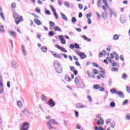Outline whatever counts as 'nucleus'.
Returning a JSON list of instances; mask_svg holds the SVG:
<instances>
[{
  "label": "nucleus",
  "instance_id": "obj_14",
  "mask_svg": "<svg viewBox=\"0 0 130 130\" xmlns=\"http://www.w3.org/2000/svg\"><path fill=\"white\" fill-rule=\"evenodd\" d=\"M117 95L120 97V98H124V94L122 91H118Z\"/></svg>",
  "mask_w": 130,
  "mask_h": 130
},
{
  "label": "nucleus",
  "instance_id": "obj_6",
  "mask_svg": "<svg viewBox=\"0 0 130 130\" xmlns=\"http://www.w3.org/2000/svg\"><path fill=\"white\" fill-rule=\"evenodd\" d=\"M11 66L14 70H18L19 68V64L16 61V60H13L11 62Z\"/></svg>",
  "mask_w": 130,
  "mask_h": 130
},
{
  "label": "nucleus",
  "instance_id": "obj_24",
  "mask_svg": "<svg viewBox=\"0 0 130 130\" xmlns=\"http://www.w3.org/2000/svg\"><path fill=\"white\" fill-rule=\"evenodd\" d=\"M56 54H54V56L57 58H62L61 55L58 54L57 52H55Z\"/></svg>",
  "mask_w": 130,
  "mask_h": 130
},
{
  "label": "nucleus",
  "instance_id": "obj_41",
  "mask_svg": "<svg viewBox=\"0 0 130 130\" xmlns=\"http://www.w3.org/2000/svg\"><path fill=\"white\" fill-rule=\"evenodd\" d=\"M0 16L2 17L3 20H4V21L6 20V18H5V14H4V13L2 12L0 13Z\"/></svg>",
  "mask_w": 130,
  "mask_h": 130
},
{
  "label": "nucleus",
  "instance_id": "obj_49",
  "mask_svg": "<svg viewBox=\"0 0 130 130\" xmlns=\"http://www.w3.org/2000/svg\"><path fill=\"white\" fill-rule=\"evenodd\" d=\"M103 4H105V7L108 8V3L106 2V0H103Z\"/></svg>",
  "mask_w": 130,
  "mask_h": 130
},
{
  "label": "nucleus",
  "instance_id": "obj_18",
  "mask_svg": "<svg viewBox=\"0 0 130 130\" xmlns=\"http://www.w3.org/2000/svg\"><path fill=\"white\" fill-rule=\"evenodd\" d=\"M120 21L122 24H124V23H125V17H124V16H121L120 18Z\"/></svg>",
  "mask_w": 130,
  "mask_h": 130
},
{
  "label": "nucleus",
  "instance_id": "obj_12",
  "mask_svg": "<svg viewBox=\"0 0 130 130\" xmlns=\"http://www.w3.org/2000/svg\"><path fill=\"white\" fill-rule=\"evenodd\" d=\"M21 51H22V53H23V54H24V55H25V56H27V52L26 51V50L25 49V46L24 45H22L21 46Z\"/></svg>",
  "mask_w": 130,
  "mask_h": 130
},
{
  "label": "nucleus",
  "instance_id": "obj_63",
  "mask_svg": "<svg viewBox=\"0 0 130 130\" xmlns=\"http://www.w3.org/2000/svg\"><path fill=\"white\" fill-rule=\"evenodd\" d=\"M111 121V120L110 119H108L106 120V124H108Z\"/></svg>",
  "mask_w": 130,
  "mask_h": 130
},
{
  "label": "nucleus",
  "instance_id": "obj_31",
  "mask_svg": "<svg viewBox=\"0 0 130 130\" xmlns=\"http://www.w3.org/2000/svg\"><path fill=\"white\" fill-rule=\"evenodd\" d=\"M100 128H98V126H94V129L95 130H104V128H103V127H102V126H99Z\"/></svg>",
  "mask_w": 130,
  "mask_h": 130
},
{
  "label": "nucleus",
  "instance_id": "obj_19",
  "mask_svg": "<svg viewBox=\"0 0 130 130\" xmlns=\"http://www.w3.org/2000/svg\"><path fill=\"white\" fill-rule=\"evenodd\" d=\"M60 15L62 19H63L64 21H68V17L66 16V15H64V14H63L62 12H60Z\"/></svg>",
  "mask_w": 130,
  "mask_h": 130
},
{
  "label": "nucleus",
  "instance_id": "obj_51",
  "mask_svg": "<svg viewBox=\"0 0 130 130\" xmlns=\"http://www.w3.org/2000/svg\"><path fill=\"white\" fill-rule=\"evenodd\" d=\"M70 48L71 49H74L75 48V44H71L69 46Z\"/></svg>",
  "mask_w": 130,
  "mask_h": 130
},
{
  "label": "nucleus",
  "instance_id": "obj_61",
  "mask_svg": "<svg viewBox=\"0 0 130 130\" xmlns=\"http://www.w3.org/2000/svg\"><path fill=\"white\" fill-rule=\"evenodd\" d=\"M60 55H63V57H64V58H68V55H67V54H63V53H60Z\"/></svg>",
  "mask_w": 130,
  "mask_h": 130
},
{
  "label": "nucleus",
  "instance_id": "obj_27",
  "mask_svg": "<svg viewBox=\"0 0 130 130\" xmlns=\"http://www.w3.org/2000/svg\"><path fill=\"white\" fill-rule=\"evenodd\" d=\"M65 80L66 81H67V82H71V81H72L71 77H70L68 75L65 76Z\"/></svg>",
  "mask_w": 130,
  "mask_h": 130
},
{
  "label": "nucleus",
  "instance_id": "obj_32",
  "mask_svg": "<svg viewBox=\"0 0 130 130\" xmlns=\"http://www.w3.org/2000/svg\"><path fill=\"white\" fill-rule=\"evenodd\" d=\"M47 124L49 127V129H54V127H52V125H51V124L49 123V122H47Z\"/></svg>",
  "mask_w": 130,
  "mask_h": 130
},
{
  "label": "nucleus",
  "instance_id": "obj_36",
  "mask_svg": "<svg viewBox=\"0 0 130 130\" xmlns=\"http://www.w3.org/2000/svg\"><path fill=\"white\" fill-rule=\"evenodd\" d=\"M118 38H119V36L118 35H115L113 36L114 40H118Z\"/></svg>",
  "mask_w": 130,
  "mask_h": 130
},
{
  "label": "nucleus",
  "instance_id": "obj_13",
  "mask_svg": "<svg viewBox=\"0 0 130 130\" xmlns=\"http://www.w3.org/2000/svg\"><path fill=\"white\" fill-rule=\"evenodd\" d=\"M4 93V84L3 82L0 81V94Z\"/></svg>",
  "mask_w": 130,
  "mask_h": 130
},
{
  "label": "nucleus",
  "instance_id": "obj_52",
  "mask_svg": "<svg viewBox=\"0 0 130 130\" xmlns=\"http://www.w3.org/2000/svg\"><path fill=\"white\" fill-rule=\"evenodd\" d=\"M92 66H93V67H95V68H99V65H98L97 63H92Z\"/></svg>",
  "mask_w": 130,
  "mask_h": 130
},
{
  "label": "nucleus",
  "instance_id": "obj_7",
  "mask_svg": "<svg viewBox=\"0 0 130 130\" xmlns=\"http://www.w3.org/2000/svg\"><path fill=\"white\" fill-rule=\"evenodd\" d=\"M48 105L50 106V107H54L55 106V102L52 100V99H50L47 102Z\"/></svg>",
  "mask_w": 130,
  "mask_h": 130
},
{
  "label": "nucleus",
  "instance_id": "obj_29",
  "mask_svg": "<svg viewBox=\"0 0 130 130\" xmlns=\"http://www.w3.org/2000/svg\"><path fill=\"white\" fill-rule=\"evenodd\" d=\"M48 35L49 36H54V35H55V32H54V31L51 30L48 32Z\"/></svg>",
  "mask_w": 130,
  "mask_h": 130
},
{
  "label": "nucleus",
  "instance_id": "obj_44",
  "mask_svg": "<svg viewBox=\"0 0 130 130\" xmlns=\"http://www.w3.org/2000/svg\"><path fill=\"white\" fill-rule=\"evenodd\" d=\"M71 22L72 23H76V22H77V19L76 18V17H73L72 18Z\"/></svg>",
  "mask_w": 130,
  "mask_h": 130
},
{
  "label": "nucleus",
  "instance_id": "obj_37",
  "mask_svg": "<svg viewBox=\"0 0 130 130\" xmlns=\"http://www.w3.org/2000/svg\"><path fill=\"white\" fill-rule=\"evenodd\" d=\"M126 78H127V75H126V74H123L122 79H123V80H126Z\"/></svg>",
  "mask_w": 130,
  "mask_h": 130
},
{
  "label": "nucleus",
  "instance_id": "obj_5",
  "mask_svg": "<svg viewBox=\"0 0 130 130\" xmlns=\"http://www.w3.org/2000/svg\"><path fill=\"white\" fill-rule=\"evenodd\" d=\"M77 54L80 57L81 59H84L87 57V55L83 52L78 51Z\"/></svg>",
  "mask_w": 130,
  "mask_h": 130
},
{
  "label": "nucleus",
  "instance_id": "obj_59",
  "mask_svg": "<svg viewBox=\"0 0 130 130\" xmlns=\"http://www.w3.org/2000/svg\"><path fill=\"white\" fill-rule=\"evenodd\" d=\"M126 91L127 92V93H129V94H130V87L129 86H126Z\"/></svg>",
  "mask_w": 130,
  "mask_h": 130
},
{
  "label": "nucleus",
  "instance_id": "obj_11",
  "mask_svg": "<svg viewBox=\"0 0 130 130\" xmlns=\"http://www.w3.org/2000/svg\"><path fill=\"white\" fill-rule=\"evenodd\" d=\"M59 39L61 41V44H66V40H64V38L63 37V36H59Z\"/></svg>",
  "mask_w": 130,
  "mask_h": 130
},
{
  "label": "nucleus",
  "instance_id": "obj_17",
  "mask_svg": "<svg viewBox=\"0 0 130 130\" xmlns=\"http://www.w3.org/2000/svg\"><path fill=\"white\" fill-rule=\"evenodd\" d=\"M72 69H75L74 66H71L70 67V70L71 72H73L75 76H77L78 75V71L77 70H73Z\"/></svg>",
  "mask_w": 130,
  "mask_h": 130
},
{
  "label": "nucleus",
  "instance_id": "obj_56",
  "mask_svg": "<svg viewBox=\"0 0 130 130\" xmlns=\"http://www.w3.org/2000/svg\"><path fill=\"white\" fill-rule=\"evenodd\" d=\"M41 99H42V100H43V101H45V100L46 99V96H45V95H42Z\"/></svg>",
  "mask_w": 130,
  "mask_h": 130
},
{
  "label": "nucleus",
  "instance_id": "obj_25",
  "mask_svg": "<svg viewBox=\"0 0 130 130\" xmlns=\"http://www.w3.org/2000/svg\"><path fill=\"white\" fill-rule=\"evenodd\" d=\"M41 50L43 52H47V47L43 46L41 47Z\"/></svg>",
  "mask_w": 130,
  "mask_h": 130
},
{
  "label": "nucleus",
  "instance_id": "obj_2",
  "mask_svg": "<svg viewBox=\"0 0 130 130\" xmlns=\"http://www.w3.org/2000/svg\"><path fill=\"white\" fill-rule=\"evenodd\" d=\"M29 123L24 122L20 126V130H28L29 129Z\"/></svg>",
  "mask_w": 130,
  "mask_h": 130
},
{
  "label": "nucleus",
  "instance_id": "obj_39",
  "mask_svg": "<svg viewBox=\"0 0 130 130\" xmlns=\"http://www.w3.org/2000/svg\"><path fill=\"white\" fill-rule=\"evenodd\" d=\"M111 71L112 72H118V68L115 67L112 68Z\"/></svg>",
  "mask_w": 130,
  "mask_h": 130
},
{
  "label": "nucleus",
  "instance_id": "obj_33",
  "mask_svg": "<svg viewBox=\"0 0 130 130\" xmlns=\"http://www.w3.org/2000/svg\"><path fill=\"white\" fill-rule=\"evenodd\" d=\"M63 121L64 122V125L66 126H68V125L70 124V121H69V120H63Z\"/></svg>",
  "mask_w": 130,
  "mask_h": 130
},
{
  "label": "nucleus",
  "instance_id": "obj_42",
  "mask_svg": "<svg viewBox=\"0 0 130 130\" xmlns=\"http://www.w3.org/2000/svg\"><path fill=\"white\" fill-rule=\"evenodd\" d=\"M128 103V100H125L122 103V105H126Z\"/></svg>",
  "mask_w": 130,
  "mask_h": 130
},
{
  "label": "nucleus",
  "instance_id": "obj_3",
  "mask_svg": "<svg viewBox=\"0 0 130 130\" xmlns=\"http://www.w3.org/2000/svg\"><path fill=\"white\" fill-rule=\"evenodd\" d=\"M96 117L98 118H100V120H97V124L98 125H103L104 124V120H103V118H101V115L99 114L96 116Z\"/></svg>",
  "mask_w": 130,
  "mask_h": 130
},
{
  "label": "nucleus",
  "instance_id": "obj_64",
  "mask_svg": "<svg viewBox=\"0 0 130 130\" xmlns=\"http://www.w3.org/2000/svg\"><path fill=\"white\" fill-rule=\"evenodd\" d=\"M112 63V67H116L117 66V63L116 62L114 61Z\"/></svg>",
  "mask_w": 130,
  "mask_h": 130
},
{
  "label": "nucleus",
  "instance_id": "obj_46",
  "mask_svg": "<svg viewBox=\"0 0 130 130\" xmlns=\"http://www.w3.org/2000/svg\"><path fill=\"white\" fill-rule=\"evenodd\" d=\"M110 125L112 128H114V126H115V122H112L111 123Z\"/></svg>",
  "mask_w": 130,
  "mask_h": 130
},
{
  "label": "nucleus",
  "instance_id": "obj_40",
  "mask_svg": "<svg viewBox=\"0 0 130 130\" xmlns=\"http://www.w3.org/2000/svg\"><path fill=\"white\" fill-rule=\"evenodd\" d=\"M74 48H76V49H79V48H80V45H78V43L74 44Z\"/></svg>",
  "mask_w": 130,
  "mask_h": 130
},
{
  "label": "nucleus",
  "instance_id": "obj_22",
  "mask_svg": "<svg viewBox=\"0 0 130 130\" xmlns=\"http://www.w3.org/2000/svg\"><path fill=\"white\" fill-rule=\"evenodd\" d=\"M82 38H83L84 40L88 41V42H90L91 41V39H89V38L87 37V36L85 35H83L81 36Z\"/></svg>",
  "mask_w": 130,
  "mask_h": 130
},
{
  "label": "nucleus",
  "instance_id": "obj_45",
  "mask_svg": "<svg viewBox=\"0 0 130 130\" xmlns=\"http://www.w3.org/2000/svg\"><path fill=\"white\" fill-rule=\"evenodd\" d=\"M64 6H65V7H67V8H70V4H69V3H68V2H64Z\"/></svg>",
  "mask_w": 130,
  "mask_h": 130
},
{
  "label": "nucleus",
  "instance_id": "obj_55",
  "mask_svg": "<svg viewBox=\"0 0 130 130\" xmlns=\"http://www.w3.org/2000/svg\"><path fill=\"white\" fill-rule=\"evenodd\" d=\"M17 105L19 107H21V106H22V103L20 101H18L17 102Z\"/></svg>",
  "mask_w": 130,
  "mask_h": 130
},
{
  "label": "nucleus",
  "instance_id": "obj_54",
  "mask_svg": "<svg viewBox=\"0 0 130 130\" xmlns=\"http://www.w3.org/2000/svg\"><path fill=\"white\" fill-rule=\"evenodd\" d=\"M35 11L37 13H39V14L41 12V10L38 8H36Z\"/></svg>",
  "mask_w": 130,
  "mask_h": 130
},
{
  "label": "nucleus",
  "instance_id": "obj_43",
  "mask_svg": "<svg viewBox=\"0 0 130 130\" xmlns=\"http://www.w3.org/2000/svg\"><path fill=\"white\" fill-rule=\"evenodd\" d=\"M97 6L98 8H100V7H101V1L99 0L98 1Z\"/></svg>",
  "mask_w": 130,
  "mask_h": 130
},
{
  "label": "nucleus",
  "instance_id": "obj_53",
  "mask_svg": "<svg viewBox=\"0 0 130 130\" xmlns=\"http://www.w3.org/2000/svg\"><path fill=\"white\" fill-rule=\"evenodd\" d=\"M74 112L75 113V116L76 117H79V112L77 111L76 110H74Z\"/></svg>",
  "mask_w": 130,
  "mask_h": 130
},
{
  "label": "nucleus",
  "instance_id": "obj_8",
  "mask_svg": "<svg viewBox=\"0 0 130 130\" xmlns=\"http://www.w3.org/2000/svg\"><path fill=\"white\" fill-rule=\"evenodd\" d=\"M55 47H56L58 49H59V50H61L62 52H68V51L66 49V48L60 46L59 45L56 44L55 45Z\"/></svg>",
  "mask_w": 130,
  "mask_h": 130
},
{
  "label": "nucleus",
  "instance_id": "obj_21",
  "mask_svg": "<svg viewBox=\"0 0 130 130\" xmlns=\"http://www.w3.org/2000/svg\"><path fill=\"white\" fill-rule=\"evenodd\" d=\"M54 31H58L60 33H61V32H62V31L61 30V29H60V27H59V26H57L54 27Z\"/></svg>",
  "mask_w": 130,
  "mask_h": 130
},
{
  "label": "nucleus",
  "instance_id": "obj_62",
  "mask_svg": "<svg viewBox=\"0 0 130 130\" xmlns=\"http://www.w3.org/2000/svg\"><path fill=\"white\" fill-rule=\"evenodd\" d=\"M78 7H79V9H80V10H82L83 9V4H79Z\"/></svg>",
  "mask_w": 130,
  "mask_h": 130
},
{
  "label": "nucleus",
  "instance_id": "obj_23",
  "mask_svg": "<svg viewBox=\"0 0 130 130\" xmlns=\"http://www.w3.org/2000/svg\"><path fill=\"white\" fill-rule=\"evenodd\" d=\"M76 107L78 109H81V108H84L85 105H82L81 104H77L76 105Z\"/></svg>",
  "mask_w": 130,
  "mask_h": 130
},
{
  "label": "nucleus",
  "instance_id": "obj_10",
  "mask_svg": "<svg viewBox=\"0 0 130 130\" xmlns=\"http://www.w3.org/2000/svg\"><path fill=\"white\" fill-rule=\"evenodd\" d=\"M109 14H110V17L112 18V15H113L114 17H116L117 16V14L116 13H115L112 11V9L109 8Z\"/></svg>",
  "mask_w": 130,
  "mask_h": 130
},
{
  "label": "nucleus",
  "instance_id": "obj_60",
  "mask_svg": "<svg viewBox=\"0 0 130 130\" xmlns=\"http://www.w3.org/2000/svg\"><path fill=\"white\" fill-rule=\"evenodd\" d=\"M11 7L12 8V9H15V8H16V3H12L11 5Z\"/></svg>",
  "mask_w": 130,
  "mask_h": 130
},
{
  "label": "nucleus",
  "instance_id": "obj_26",
  "mask_svg": "<svg viewBox=\"0 0 130 130\" xmlns=\"http://www.w3.org/2000/svg\"><path fill=\"white\" fill-rule=\"evenodd\" d=\"M102 17L104 20H106L107 18V12L106 13L102 12Z\"/></svg>",
  "mask_w": 130,
  "mask_h": 130
},
{
  "label": "nucleus",
  "instance_id": "obj_35",
  "mask_svg": "<svg viewBox=\"0 0 130 130\" xmlns=\"http://www.w3.org/2000/svg\"><path fill=\"white\" fill-rule=\"evenodd\" d=\"M110 106L112 107V108L115 107V103L114 102H111L110 104Z\"/></svg>",
  "mask_w": 130,
  "mask_h": 130
},
{
  "label": "nucleus",
  "instance_id": "obj_9",
  "mask_svg": "<svg viewBox=\"0 0 130 130\" xmlns=\"http://www.w3.org/2000/svg\"><path fill=\"white\" fill-rule=\"evenodd\" d=\"M15 21L16 25H19L20 22H22V21H23V17L22 16H20L19 17L15 19Z\"/></svg>",
  "mask_w": 130,
  "mask_h": 130
},
{
  "label": "nucleus",
  "instance_id": "obj_20",
  "mask_svg": "<svg viewBox=\"0 0 130 130\" xmlns=\"http://www.w3.org/2000/svg\"><path fill=\"white\" fill-rule=\"evenodd\" d=\"M9 33L11 36H14V38H16V37H17V33H16V32H14V31H9Z\"/></svg>",
  "mask_w": 130,
  "mask_h": 130
},
{
  "label": "nucleus",
  "instance_id": "obj_4",
  "mask_svg": "<svg viewBox=\"0 0 130 130\" xmlns=\"http://www.w3.org/2000/svg\"><path fill=\"white\" fill-rule=\"evenodd\" d=\"M93 89H94V90H98V89H100L99 91L101 92H105V88L104 87H101L99 84L93 85Z\"/></svg>",
  "mask_w": 130,
  "mask_h": 130
},
{
  "label": "nucleus",
  "instance_id": "obj_15",
  "mask_svg": "<svg viewBox=\"0 0 130 130\" xmlns=\"http://www.w3.org/2000/svg\"><path fill=\"white\" fill-rule=\"evenodd\" d=\"M34 21L35 23L37 24V25H42V22H41V21L40 20L37 19V18L34 19Z\"/></svg>",
  "mask_w": 130,
  "mask_h": 130
},
{
  "label": "nucleus",
  "instance_id": "obj_38",
  "mask_svg": "<svg viewBox=\"0 0 130 130\" xmlns=\"http://www.w3.org/2000/svg\"><path fill=\"white\" fill-rule=\"evenodd\" d=\"M49 25L50 27H54V26H55V23L52 21H49Z\"/></svg>",
  "mask_w": 130,
  "mask_h": 130
},
{
  "label": "nucleus",
  "instance_id": "obj_1",
  "mask_svg": "<svg viewBox=\"0 0 130 130\" xmlns=\"http://www.w3.org/2000/svg\"><path fill=\"white\" fill-rule=\"evenodd\" d=\"M53 66L56 73L58 74H61L62 73V67L58 61H54Z\"/></svg>",
  "mask_w": 130,
  "mask_h": 130
},
{
  "label": "nucleus",
  "instance_id": "obj_58",
  "mask_svg": "<svg viewBox=\"0 0 130 130\" xmlns=\"http://www.w3.org/2000/svg\"><path fill=\"white\" fill-rule=\"evenodd\" d=\"M112 84V79L111 78H110L109 79V86H111Z\"/></svg>",
  "mask_w": 130,
  "mask_h": 130
},
{
  "label": "nucleus",
  "instance_id": "obj_50",
  "mask_svg": "<svg viewBox=\"0 0 130 130\" xmlns=\"http://www.w3.org/2000/svg\"><path fill=\"white\" fill-rule=\"evenodd\" d=\"M126 119H127V120H130V115H129V114H126Z\"/></svg>",
  "mask_w": 130,
  "mask_h": 130
},
{
  "label": "nucleus",
  "instance_id": "obj_34",
  "mask_svg": "<svg viewBox=\"0 0 130 130\" xmlns=\"http://www.w3.org/2000/svg\"><path fill=\"white\" fill-rule=\"evenodd\" d=\"M13 18H14L15 19H17V18H19V14L16 12H14L13 13Z\"/></svg>",
  "mask_w": 130,
  "mask_h": 130
},
{
  "label": "nucleus",
  "instance_id": "obj_28",
  "mask_svg": "<svg viewBox=\"0 0 130 130\" xmlns=\"http://www.w3.org/2000/svg\"><path fill=\"white\" fill-rule=\"evenodd\" d=\"M0 33H5V29L4 28V25H0Z\"/></svg>",
  "mask_w": 130,
  "mask_h": 130
},
{
  "label": "nucleus",
  "instance_id": "obj_57",
  "mask_svg": "<svg viewBox=\"0 0 130 130\" xmlns=\"http://www.w3.org/2000/svg\"><path fill=\"white\" fill-rule=\"evenodd\" d=\"M45 13L46 15H50L51 14V13H50V11L49 10H46Z\"/></svg>",
  "mask_w": 130,
  "mask_h": 130
},
{
  "label": "nucleus",
  "instance_id": "obj_30",
  "mask_svg": "<svg viewBox=\"0 0 130 130\" xmlns=\"http://www.w3.org/2000/svg\"><path fill=\"white\" fill-rule=\"evenodd\" d=\"M111 94H117L118 91L115 90V89L113 88L110 90Z\"/></svg>",
  "mask_w": 130,
  "mask_h": 130
},
{
  "label": "nucleus",
  "instance_id": "obj_16",
  "mask_svg": "<svg viewBox=\"0 0 130 130\" xmlns=\"http://www.w3.org/2000/svg\"><path fill=\"white\" fill-rule=\"evenodd\" d=\"M74 82L77 86H80V80L79 79V78L76 77L74 80Z\"/></svg>",
  "mask_w": 130,
  "mask_h": 130
},
{
  "label": "nucleus",
  "instance_id": "obj_47",
  "mask_svg": "<svg viewBox=\"0 0 130 130\" xmlns=\"http://www.w3.org/2000/svg\"><path fill=\"white\" fill-rule=\"evenodd\" d=\"M87 23L88 25H91L92 24V20L90 18H87Z\"/></svg>",
  "mask_w": 130,
  "mask_h": 130
},
{
  "label": "nucleus",
  "instance_id": "obj_48",
  "mask_svg": "<svg viewBox=\"0 0 130 130\" xmlns=\"http://www.w3.org/2000/svg\"><path fill=\"white\" fill-rule=\"evenodd\" d=\"M92 71L94 75H97L98 74V70H97V69H92Z\"/></svg>",
  "mask_w": 130,
  "mask_h": 130
}]
</instances>
